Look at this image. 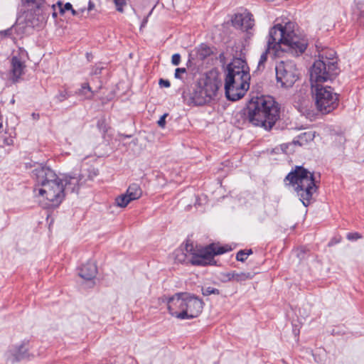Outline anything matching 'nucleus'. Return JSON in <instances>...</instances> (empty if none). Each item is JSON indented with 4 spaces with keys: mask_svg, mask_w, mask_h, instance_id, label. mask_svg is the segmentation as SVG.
Returning a JSON list of instances; mask_svg holds the SVG:
<instances>
[{
    "mask_svg": "<svg viewBox=\"0 0 364 364\" xmlns=\"http://www.w3.org/2000/svg\"><path fill=\"white\" fill-rule=\"evenodd\" d=\"M298 138L301 141V142L299 140H294V143H299L300 145L303 144V141H307L309 140L313 139V134L311 132H304L298 136Z\"/></svg>",
    "mask_w": 364,
    "mask_h": 364,
    "instance_id": "23",
    "label": "nucleus"
},
{
    "mask_svg": "<svg viewBox=\"0 0 364 364\" xmlns=\"http://www.w3.org/2000/svg\"><path fill=\"white\" fill-rule=\"evenodd\" d=\"M52 8H53V9H55V4H53V5L52 6Z\"/></svg>",
    "mask_w": 364,
    "mask_h": 364,
    "instance_id": "43",
    "label": "nucleus"
},
{
    "mask_svg": "<svg viewBox=\"0 0 364 364\" xmlns=\"http://www.w3.org/2000/svg\"><path fill=\"white\" fill-rule=\"evenodd\" d=\"M181 62V55L178 53H175L172 55L171 63L173 65H179Z\"/></svg>",
    "mask_w": 364,
    "mask_h": 364,
    "instance_id": "30",
    "label": "nucleus"
},
{
    "mask_svg": "<svg viewBox=\"0 0 364 364\" xmlns=\"http://www.w3.org/2000/svg\"><path fill=\"white\" fill-rule=\"evenodd\" d=\"M68 96L69 95L66 91H61L58 95H56L55 98L58 102H63L68 99Z\"/></svg>",
    "mask_w": 364,
    "mask_h": 364,
    "instance_id": "28",
    "label": "nucleus"
},
{
    "mask_svg": "<svg viewBox=\"0 0 364 364\" xmlns=\"http://www.w3.org/2000/svg\"><path fill=\"white\" fill-rule=\"evenodd\" d=\"M202 293L204 296H209L210 294H219L220 291L218 289L208 287L202 289Z\"/></svg>",
    "mask_w": 364,
    "mask_h": 364,
    "instance_id": "26",
    "label": "nucleus"
},
{
    "mask_svg": "<svg viewBox=\"0 0 364 364\" xmlns=\"http://www.w3.org/2000/svg\"><path fill=\"white\" fill-rule=\"evenodd\" d=\"M294 23L288 22L284 26L277 24L269 32L267 48L261 54L257 63V70H263L267 60V55L272 50L274 55L279 51L289 52L293 55H299L303 53L307 47V39L296 35L294 32Z\"/></svg>",
    "mask_w": 364,
    "mask_h": 364,
    "instance_id": "1",
    "label": "nucleus"
},
{
    "mask_svg": "<svg viewBox=\"0 0 364 364\" xmlns=\"http://www.w3.org/2000/svg\"><path fill=\"white\" fill-rule=\"evenodd\" d=\"M92 7H93V4L91 2H90L89 7L87 9V11H90L92 9Z\"/></svg>",
    "mask_w": 364,
    "mask_h": 364,
    "instance_id": "41",
    "label": "nucleus"
},
{
    "mask_svg": "<svg viewBox=\"0 0 364 364\" xmlns=\"http://www.w3.org/2000/svg\"><path fill=\"white\" fill-rule=\"evenodd\" d=\"M23 4H33L38 9L44 3V0H21Z\"/></svg>",
    "mask_w": 364,
    "mask_h": 364,
    "instance_id": "27",
    "label": "nucleus"
},
{
    "mask_svg": "<svg viewBox=\"0 0 364 364\" xmlns=\"http://www.w3.org/2000/svg\"><path fill=\"white\" fill-rule=\"evenodd\" d=\"M159 83L161 87H169L171 86V83L168 80L160 79Z\"/></svg>",
    "mask_w": 364,
    "mask_h": 364,
    "instance_id": "35",
    "label": "nucleus"
},
{
    "mask_svg": "<svg viewBox=\"0 0 364 364\" xmlns=\"http://www.w3.org/2000/svg\"><path fill=\"white\" fill-rule=\"evenodd\" d=\"M97 272V269L96 265L92 262H87L80 269L79 275L82 279L90 281L95 277Z\"/></svg>",
    "mask_w": 364,
    "mask_h": 364,
    "instance_id": "17",
    "label": "nucleus"
},
{
    "mask_svg": "<svg viewBox=\"0 0 364 364\" xmlns=\"http://www.w3.org/2000/svg\"><path fill=\"white\" fill-rule=\"evenodd\" d=\"M328 55H319V59L316 60L310 71V80L316 82H324L336 75V61L334 59L336 53L331 50Z\"/></svg>",
    "mask_w": 364,
    "mask_h": 364,
    "instance_id": "8",
    "label": "nucleus"
},
{
    "mask_svg": "<svg viewBox=\"0 0 364 364\" xmlns=\"http://www.w3.org/2000/svg\"><path fill=\"white\" fill-rule=\"evenodd\" d=\"M229 280H235L236 282H243L252 278V274L250 272H232L228 274Z\"/></svg>",
    "mask_w": 364,
    "mask_h": 364,
    "instance_id": "19",
    "label": "nucleus"
},
{
    "mask_svg": "<svg viewBox=\"0 0 364 364\" xmlns=\"http://www.w3.org/2000/svg\"><path fill=\"white\" fill-rule=\"evenodd\" d=\"M247 256L245 254V250H240L236 255V259L240 262H245L247 259Z\"/></svg>",
    "mask_w": 364,
    "mask_h": 364,
    "instance_id": "29",
    "label": "nucleus"
},
{
    "mask_svg": "<svg viewBox=\"0 0 364 364\" xmlns=\"http://www.w3.org/2000/svg\"><path fill=\"white\" fill-rule=\"evenodd\" d=\"M53 16L54 18H56V17H57V13L54 11V12L53 13Z\"/></svg>",
    "mask_w": 364,
    "mask_h": 364,
    "instance_id": "42",
    "label": "nucleus"
},
{
    "mask_svg": "<svg viewBox=\"0 0 364 364\" xmlns=\"http://www.w3.org/2000/svg\"><path fill=\"white\" fill-rule=\"evenodd\" d=\"M232 25L235 28H240L247 33V37L251 38L253 33L252 30L255 26V20L249 12L236 14L232 19Z\"/></svg>",
    "mask_w": 364,
    "mask_h": 364,
    "instance_id": "13",
    "label": "nucleus"
},
{
    "mask_svg": "<svg viewBox=\"0 0 364 364\" xmlns=\"http://www.w3.org/2000/svg\"><path fill=\"white\" fill-rule=\"evenodd\" d=\"M117 11H118L120 13L124 12V7L127 6V0H113Z\"/></svg>",
    "mask_w": 364,
    "mask_h": 364,
    "instance_id": "25",
    "label": "nucleus"
},
{
    "mask_svg": "<svg viewBox=\"0 0 364 364\" xmlns=\"http://www.w3.org/2000/svg\"><path fill=\"white\" fill-rule=\"evenodd\" d=\"M361 237V235L358 232H350L347 235V238L349 240H355Z\"/></svg>",
    "mask_w": 364,
    "mask_h": 364,
    "instance_id": "33",
    "label": "nucleus"
},
{
    "mask_svg": "<svg viewBox=\"0 0 364 364\" xmlns=\"http://www.w3.org/2000/svg\"><path fill=\"white\" fill-rule=\"evenodd\" d=\"M73 14V16H79L80 14H82L83 12L85 11V9H81L78 11H76L72 8V9L70 10Z\"/></svg>",
    "mask_w": 364,
    "mask_h": 364,
    "instance_id": "36",
    "label": "nucleus"
},
{
    "mask_svg": "<svg viewBox=\"0 0 364 364\" xmlns=\"http://www.w3.org/2000/svg\"><path fill=\"white\" fill-rule=\"evenodd\" d=\"M168 116L167 113L164 114L159 119L157 124L160 127L164 128L166 125V118Z\"/></svg>",
    "mask_w": 364,
    "mask_h": 364,
    "instance_id": "32",
    "label": "nucleus"
},
{
    "mask_svg": "<svg viewBox=\"0 0 364 364\" xmlns=\"http://www.w3.org/2000/svg\"><path fill=\"white\" fill-rule=\"evenodd\" d=\"M277 84L283 88L291 87L298 80L299 73L294 62L281 60L275 66Z\"/></svg>",
    "mask_w": 364,
    "mask_h": 364,
    "instance_id": "10",
    "label": "nucleus"
},
{
    "mask_svg": "<svg viewBox=\"0 0 364 364\" xmlns=\"http://www.w3.org/2000/svg\"><path fill=\"white\" fill-rule=\"evenodd\" d=\"M198 53L202 58H204L206 56L210 55L212 51L209 46L205 44H201L198 48Z\"/></svg>",
    "mask_w": 364,
    "mask_h": 364,
    "instance_id": "22",
    "label": "nucleus"
},
{
    "mask_svg": "<svg viewBox=\"0 0 364 364\" xmlns=\"http://www.w3.org/2000/svg\"><path fill=\"white\" fill-rule=\"evenodd\" d=\"M82 180L80 175L75 174L73 176H66L64 181V191H70L71 193L77 192L80 187V181Z\"/></svg>",
    "mask_w": 364,
    "mask_h": 364,
    "instance_id": "16",
    "label": "nucleus"
},
{
    "mask_svg": "<svg viewBox=\"0 0 364 364\" xmlns=\"http://www.w3.org/2000/svg\"><path fill=\"white\" fill-rule=\"evenodd\" d=\"M225 91L226 97L237 101L244 97L250 87V75L246 62L236 58L228 66Z\"/></svg>",
    "mask_w": 364,
    "mask_h": 364,
    "instance_id": "4",
    "label": "nucleus"
},
{
    "mask_svg": "<svg viewBox=\"0 0 364 364\" xmlns=\"http://www.w3.org/2000/svg\"><path fill=\"white\" fill-rule=\"evenodd\" d=\"M13 142V140L11 139H4V144L6 145H10Z\"/></svg>",
    "mask_w": 364,
    "mask_h": 364,
    "instance_id": "38",
    "label": "nucleus"
},
{
    "mask_svg": "<svg viewBox=\"0 0 364 364\" xmlns=\"http://www.w3.org/2000/svg\"><path fill=\"white\" fill-rule=\"evenodd\" d=\"M11 31V28H9V29H6V30L1 31V33H4V35L7 36V35H10Z\"/></svg>",
    "mask_w": 364,
    "mask_h": 364,
    "instance_id": "39",
    "label": "nucleus"
},
{
    "mask_svg": "<svg viewBox=\"0 0 364 364\" xmlns=\"http://www.w3.org/2000/svg\"><path fill=\"white\" fill-rule=\"evenodd\" d=\"M11 80L14 82H18V79L24 74L26 68L25 62L20 56L14 55L11 61Z\"/></svg>",
    "mask_w": 364,
    "mask_h": 364,
    "instance_id": "15",
    "label": "nucleus"
},
{
    "mask_svg": "<svg viewBox=\"0 0 364 364\" xmlns=\"http://www.w3.org/2000/svg\"><path fill=\"white\" fill-rule=\"evenodd\" d=\"M186 72V68H178L175 70V77L177 79H181V75L184 74Z\"/></svg>",
    "mask_w": 364,
    "mask_h": 364,
    "instance_id": "31",
    "label": "nucleus"
},
{
    "mask_svg": "<svg viewBox=\"0 0 364 364\" xmlns=\"http://www.w3.org/2000/svg\"><path fill=\"white\" fill-rule=\"evenodd\" d=\"M126 194L129 197V200H134L141 196L142 191L138 184L133 183L129 186Z\"/></svg>",
    "mask_w": 364,
    "mask_h": 364,
    "instance_id": "18",
    "label": "nucleus"
},
{
    "mask_svg": "<svg viewBox=\"0 0 364 364\" xmlns=\"http://www.w3.org/2000/svg\"><path fill=\"white\" fill-rule=\"evenodd\" d=\"M184 311L178 314L179 319H191L199 316L203 308V302L198 297L187 293Z\"/></svg>",
    "mask_w": 364,
    "mask_h": 364,
    "instance_id": "11",
    "label": "nucleus"
},
{
    "mask_svg": "<svg viewBox=\"0 0 364 364\" xmlns=\"http://www.w3.org/2000/svg\"><path fill=\"white\" fill-rule=\"evenodd\" d=\"M79 95L85 96V98L90 99L93 96V92L91 90L88 83H84L82 85L81 89L79 90Z\"/></svg>",
    "mask_w": 364,
    "mask_h": 364,
    "instance_id": "21",
    "label": "nucleus"
},
{
    "mask_svg": "<svg viewBox=\"0 0 364 364\" xmlns=\"http://www.w3.org/2000/svg\"><path fill=\"white\" fill-rule=\"evenodd\" d=\"M32 176L36 178L38 188V195L47 200V206L58 207L65 197L64 186L62 181L49 167L39 166L32 171Z\"/></svg>",
    "mask_w": 364,
    "mask_h": 364,
    "instance_id": "3",
    "label": "nucleus"
},
{
    "mask_svg": "<svg viewBox=\"0 0 364 364\" xmlns=\"http://www.w3.org/2000/svg\"><path fill=\"white\" fill-rule=\"evenodd\" d=\"M358 22L360 25L364 26V9L360 11L358 17Z\"/></svg>",
    "mask_w": 364,
    "mask_h": 364,
    "instance_id": "34",
    "label": "nucleus"
},
{
    "mask_svg": "<svg viewBox=\"0 0 364 364\" xmlns=\"http://www.w3.org/2000/svg\"><path fill=\"white\" fill-rule=\"evenodd\" d=\"M219 88L216 79L207 77L200 78L188 92H184L183 97L188 105H203L215 97Z\"/></svg>",
    "mask_w": 364,
    "mask_h": 364,
    "instance_id": "7",
    "label": "nucleus"
},
{
    "mask_svg": "<svg viewBox=\"0 0 364 364\" xmlns=\"http://www.w3.org/2000/svg\"><path fill=\"white\" fill-rule=\"evenodd\" d=\"M102 68L96 67L92 71V75H98L101 73Z\"/></svg>",
    "mask_w": 364,
    "mask_h": 364,
    "instance_id": "37",
    "label": "nucleus"
},
{
    "mask_svg": "<svg viewBox=\"0 0 364 364\" xmlns=\"http://www.w3.org/2000/svg\"><path fill=\"white\" fill-rule=\"evenodd\" d=\"M28 357V348L26 342L10 347L6 353V360L11 363L19 362Z\"/></svg>",
    "mask_w": 364,
    "mask_h": 364,
    "instance_id": "14",
    "label": "nucleus"
},
{
    "mask_svg": "<svg viewBox=\"0 0 364 364\" xmlns=\"http://www.w3.org/2000/svg\"><path fill=\"white\" fill-rule=\"evenodd\" d=\"M187 292L176 293L172 296H166L160 298L162 302L166 303L167 309L171 316L178 318V314L184 311Z\"/></svg>",
    "mask_w": 364,
    "mask_h": 364,
    "instance_id": "12",
    "label": "nucleus"
},
{
    "mask_svg": "<svg viewBox=\"0 0 364 364\" xmlns=\"http://www.w3.org/2000/svg\"><path fill=\"white\" fill-rule=\"evenodd\" d=\"M286 186H291L303 205L307 207L312 200L317 186L314 172L301 166H296L285 177Z\"/></svg>",
    "mask_w": 364,
    "mask_h": 364,
    "instance_id": "5",
    "label": "nucleus"
},
{
    "mask_svg": "<svg viewBox=\"0 0 364 364\" xmlns=\"http://www.w3.org/2000/svg\"><path fill=\"white\" fill-rule=\"evenodd\" d=\"M252 253V250H245V254L246 255L247 257Z\"/></svg>",
    "mask_w": 364,
    "mask_h": 364,
    "instance_id": "40",
    "label": "nucleus"
},
{
    "mask_svg": "<svg viewBox=\"0 0 364 364\" xmlns=\"http://www.w3.org/2000/svg\"><path fill=\"white\" fill-rule=\"evenodd\" d=\"M131 201L129 197L126 194H122L116 198L115 203L117 206L121 208H125Z\"/></svg>",
    "mask_w": 364,
    "mask_h": 364,
    "instance_id": "20",
    "label": "nucleus"
},
{
    "mask_svg": "<svg viewBox=\"0 0 364 364\" xmlns=\"http://www.w3.org/2000/svg\"><path fill=\"white\" fill-rule=\"evenodd\" d=\"M311 87L315 90L316 105L322 114H327L333 110L338 104V95L331 87H322L320 82H312Z\"/></svg>",
    "mask_w": 364,
    "mask_h": 364,
    "instance_id": "9",
    "label": "nucleus"
},
{
    "mask_svg": "<svg viewBox=\"0 0 364 364\" xmlns=\"http://www.w3.org/2000/svg\"><path fill=\"white\" fill-rule=\"evenodd\" d=\"M229 250L230 248L228 245L220 246L216 243H212L205 247L198 249L192 243L187 242L185 246L186 253L183 250L178 251L176 259L182 262L187 257L193 265L205 266L213 264L215 255L224 254Z\"/></svg>",
    "mask_w": 364,
    "mask_h": 364,
    "instance_id": "6",
    "label": "nucleus"
},
{
    "mask_svg": "<svg viewBox=\"0 0 364 364\" xmlns=\"http://www.w3.org/2000/svg\"><path fill=\"white\" fill-rule=\"evenodd\" d=\"M279 104L270 96L252 98L247 106V119L254 126L270 130L279 119Z\"/></svg>",
    "mask_w": 364,
    "mask_h": 364,
    "instance_id": "2",
    "label": "nucleus"
},
{
    "mask_svg": "<svg viewBox=\"0 0 364 364\" xmlns=\"http://www.w3.org/2000/svg\"><path fill=\"white\" fill-rule=\"evenodd\" d=\"M56 5L59 7L60 13L62 15H63L66 11H70V9H72L73 7L72 4L69 2L66 3L63 6V3L60 1H58L56 3Z\"/></svg>",
    "mask_w": 364,
    "mask_h": 364,
    "instance_id": "24",
    "label": "nucleus"
}]
</instances>
